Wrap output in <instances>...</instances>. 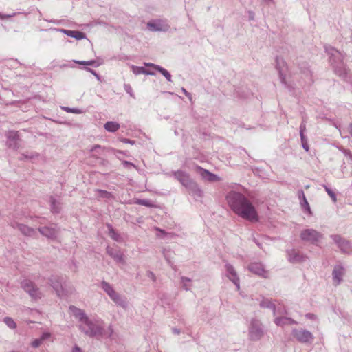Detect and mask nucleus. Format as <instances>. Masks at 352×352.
<instances>
[{
  "mask_svg": "<svg viewBox=\"0 0 352 352\" xmlns=\"http://www.w3.org/2000/svg\"><path fill=\"white\" fill-rule=\"evenodd\" d=\"M146 276H147L148 278L151 279L153 282L156 281V276H155V274L153 272L148 271L146 272Z\"/></svg>",
  "mask_w": 352,
  "mask_h": 352,
  "instance_id": "50",
  "label": "nucleus"
},
{
  "mask_svg": "<svg viewBox=\"0 0 352 352\" xmlns=\"http://www.w3.org/2000/svg\"><path fill=\"white\" fill-rule=\"evenodd\" d=\"M325 51L329 56V62L335 73L343 80H346L349 70L343 62V54L331 46L325 47Z\"/></svg>",
  "mask_w": 352,
  "mask_h": 352,
  "instance_id": "3",
  "label": "nucleus"
},
{
  "mask_svg": "<svg viewBox=\"0 0 352 352\" xmlns=\"http://www.w3.org/2000/svg\"><path fill=\"white\" fill-rule=\"evenodd\" d=\"M302 148L307 152L309 151V147L308 144V140L305 135H300Z\"/></svg>",
  "mask_w": 352,
  "mask_h": 352,
  "instance_id": "41",
  "label": "nucleus"
},
{
  "mask_svg": "<svg viewBox=\"0 0 352 352\" xmlns=\"http://www.w3.org/2000/svg\"><path fill=\"white\" fill-rule=\"evenodd\" d=\"M51 334L49 332H43L41 336V339L42 341L48 339L50 337Z\"/></svg>",
  "mask_w": 352,
  "mask_h": 352,
  "instance_id": "54",
  "label": "nucleus"
},
{
  "mask_svg": "<svg viewBox=\"0 0 352 352\" xmlns=\"http://www.w3.org/2000/svg\"><path fill=\"white\" fill-rule=\"evenodd\" d=\"M50 282L58 296L62 297L67 295V292L63 287V283L65 284V281L62 276L52 275L50 278Z\"/></svg>",
  "mask_w": 352,
  "mask_h": 352,
  "instance_id": "8",
  "label": "nucleus"
},
{
  "mask_svg": "<svg viewBox=\"0 0 352 352\" xmlns=\"http://www.w3.org/2000/svg\"><path fill=\"white\" fill-rule=\"evenodd\" d=\"M14 14H15L14 13L13 14L3 15L2 13L0 12V19L10 18L13 16Z\"/></svg>",
  "mask_w": 352,
  "mask_h": 352,
  "instance_id": "60",
  "label": "nucleus"
},
{
  "mask_svg": "<svg viewBox=\"0 0 352 352\" xmlns=\"http://www.w3.org/2000/svg\"><path fill=\"white\" fill-rule=\"evenodd\" d=\"M172 253L173 252L170 250L164 249L163 250L164 256L165 259L167 261V262L168 263H171V261H170V256L172 255Z\"/></svg>",
  "mask_w": 352,
  "mask_h": 352,
  "instance_id": "44",
  "label": "nucleus"
},
{
  "mask_svg": "<svg viewBox=\"0 0 352 352\" xmlns=\"http://www.w3.org/2000/svg\"><path fill=\"white\" fill-rule=\"evenodd\" d=\"M299 130H300V135H304V132L306 130V121L305 120V119L302 120V121L300 125Z\"/></svg>",
  "mask_w": 352,
  "mask_h": 352,
  "instance_id": "46",
  "label": "nucleus"
},
{
  "mask_svg": "<svg viewBox=\"0 0 352 352\" xmlns=\"http://www.w3.org/2000/svg\"><path fill=\"white\" fill-rule=\"evenodd\" d=\"M226 275L236 286V290L240 289V279L234 266L230 263L225 265Z\"/></svg>",
  "mask_w": 352,
  "mask_h": 352,
  "instance_id": "11",
  "label": "nucleus"
},
{
  "mask_svg": "<svg viewBox=\"0 0 352 352\" xmlns=\"http://www.w3.org/2000/svg\"><path fill=\"white\" fill-rule=\"evenodd\" d=\"M330 237L342 253H349L352 251V243L349 241L339 234H332Z\"/></svg>",
  "mask_w": 352,
  "mask_h": 352,
  "instance_id": "9",
  "label": "nucleus"
},
{
  "mask_svg": "<svg viewBox=\"0 0 352 352\" xmlns=\"http://www.w3.org/2000/svg\"><path fill=\"white\" fill-rule=\"evenodd\" d=\"M226 200L232 210L239 217L249 221H258L254 206L242 193L231 191L226 195Z\"/></svg>",
  "mask_w": 352,
  "mask_h": 352,
  "instance_id": "1",
  "label": "nucleus"
},
{
  "mask_svg": "<svg viewBox=\"0 0 352 352\" xmlns=\"http://www.w3.org/2000/svg\"><path fill=\"white\" fill-rule=\"evenodd\" d=\"M249 18L250 20H253L254 18V14L253 12L250 11L249 12Z\"/></svg>",
  "mask_w": 352,
  "mask_h": 352,
  "instance_id": "63",
  "label": "nucleus"
},
{
  "mask_svg": "<svg viewBox=\"0 0 352 352\" xmlns=\"http://www.w3.org/2000/svg\"><path fill=\"white\" fill-rule=\"evenodd\" d=\"M323 188H324L325 191L327 192V194L330 196L333 203H336L337 201V197L336 193L330 189L327 185H322Z\"/></svg>",
  "mask_w": 352,
  "mask_h": 352,
  "instance_id": "39",
  "label": "nucleus"
},
{
  "mask_svg": "<svg viewBox=\"0 0 352 352\" xmlns=\"http://www.w3.org/2000/svg\"><path fill=\"white\" fill-rule=\"evenodd\" d=\"M264 335L263 324L256 318H252L248 326V336L252 341L259 340Z\"/></svg>",
  "mask_w": 352,
  "mask_h": 352,
  "instance_id": "4",
  "label": "nucleus"
},
{
  "mask_svg": "<svg viewBox=\"0 0 352 352\" xmlns=\"http://www.w3.org/2000/svg\"><path fill=\"white\" fill-rule=\"evenodd\" d=\"M101 288L104 292L111 298L116 292L114 290L113 286L105 280H102L100 283Z\"/></svg>",
  "mask_w": 352,
  "mask_h": 352,
  "instance_id": "29",
  "label": "nucleus"
},
{
  "mask_svg": "<svg viewBox=\"0 0 352 352\" xmlns=\"http://www.w3.org/2000/svg\"><path fill=\"white\" fill-rule=\"evenodd\" d=\"M348 130H349V132L350 135H351V137H352V123H351V124L349 125Z\"/></svg>",
  "mask_w": 352,
  "mask_h": 352,
  "instance_id": "64",
  "label": "nucleus"
},
{
  "mask_svg": "<svg viewBox=\"0 0 352 352\" xmlns=\"http://www.w3.org/2000/svg\"><path fill=\"white\" fill-rule=\"evenodd\" d=\"M276 67L279 73V78L281 83L285 85V87L289 89V91H292L294 87L293 85L288 83L286 80L285 77V72L287 70V65L285 60L280 57H276Z\"/></svg>",
  "mask_w": 352,
  "mask_h": 352,
  "instance_id": "7",
  "label": "nucleus"
},
{
  "mask_svg": "<svg viewBox=\"0 0 352 352\" xmlns=\"http://www.w3.org/2000/svg\"><path fill=\"white\" fill-rule=\"evenodd\" d=\"M189 193L195 197V198H201L203 196V192L198 186V184L192 181L191 184L186 188Z\"/></svg>",
  "mask_w": 352,
  "mask_h": 352,
  "instance_id": "22",
  "label": "nucleus"
},
{
  "mask_svg": "<svg viewBox=\"0 0 352 352\" xmlns=\"http://www.w3.org/2000/svg\"><path fill=\"white\" fill-rule=\"evenodd\" d=\"M175 177L186 188L193 181L189 175L184 171L177 170L173 173Z\"/></svg>",
  "mask_w": 352,
  "mask_h": 352,
  "instance_id": "15",
  "label": "nucleus"
},
{
  "mask_svg": "<svg viewBox=\"0 0 352 352\" xmlns=\"http://www.w3.org/2000/svg\"><path fill=\"white\" fill-rule=\"evenodd\" d=\"M300 237L304 241L318 245V242L323 238V234L314 229L307 228L301 232Z\"/></svg>",
  "mask_w": 352,
  "mask_h": 352,
  "instance_id": "5",
  "label": "nucleus"
},
{
  "mask_svg": "<svg viewBox=\"0 0 352 352\" xmlns=\"http://www.w3.org/2000/svg\"><path fill=\"white\" fill-rule=\"evenodd\" d=\"M3 322L10 329H14L16 327V322L10 317H5L3 318Z\"/></svg>",
  "mask_w": 352,
  "mask_h": 352,
  "instance_id": "37",
  "label": "nucleus"
},
{
  "mask_svg": "<svg viewBox=\"0 0 352 352\" xmlns=\"http://www.w3.org/2000/svg\"><path fill=\"white\" fill-rule=\"evenodd\" d=\"M196 171L204 179L207 181L213 182L215 181L217 178L216 175L211 173L208 170L204 169L203 168L198 166L196 167Z\"/></svg>",
  "mask_w": 352,
  "mask_h": 352,
  "instance_id": "20",
  "label": "nucleus"
},
{
  "mask_svg": "<svg viewBox=\"0 0 352 352\" xmlns=\"http://www.w3.org/2000/svg\"><path fill=\"white\" fill-rule=\"evenodd\" d=\"M274 323L277 326L283 327L288 324H296L298 322L291 318L288 317H276L274 319Z\"/></svg>",
  "mask_w": 352,
  "mask_h": 352,
  "instance_id": "25",
  "label": "nucleus"
},
{
  "mask_svg": "<svg viewBox=\"0 0 352 352\" xmlns=\"http://www.w3.org/2000/svg\"><path fill=\"white\" fill-rule=\"evenodd\" d=\"M11 226L14 228H17L23 235L26 236L34 237L36 235V231L34 229L24 224L12 222L11 223Z\"/></svg>",
  "mask_w": 352,
  "mask_h": 352,
  "instance_id": "13",
  "label": "nucleus"
},
{
  "mask_svg": "<svg viewBox=\"0 0 352 352\" xmlns=\"http://www.w3.org/2000/svg\"><path fill=\"white\" fill-rule=\"evenodd\" d=\"M305 317L309 320H315L316 316L314 314L308 313L305 315Z\"/></svg>",
  "mask_w": 352,
  "mask_h": 352,
  "instance_id": "59",
  "label": "nucleus"
},
{
  "mask_svg": "<svg viewBox=\"0 0 352 352\" xmlns=\"http://www.w3.org/2000/svg\"><path fill=\"white\" fill-rule=\"evenodd\" d=\"M144 65L146 67H150L154 68L156 71H157V67H160V65L151 63H144Z\"/></svg>",
  "mask_w": 352,
  "mask_h": 352,
  "instance_id": "55",
  "label": "nucleus"
},
{
  "mask_svg": "<svg viewBox=\"0 0 352 352\" xmlns=\"http://www.w3.org/2000/svg\"><path fill=\"white\" fill-rule=\"evenodd\" d=\"M124 89L125 91L128 94H129L130 96H131L132 98H135V95H134L133 89H132L131 86L129 84H124Z\"/></svg>",
  "mask_w": 352,
  "mask_h": 352,
  "instance_id": "43",
  "label": "nucleus"
},
{
  "mask_svg": "<svg viewBox=\"0 0 352 352\" xmlns=\"http://www.w3.org/2000/svg\"><path fill=\"white\" fill-rule=\"evenodd\" d=\"M298 198L300 201L304 199V197H305V193L302 190H298Z\"/></svg>",
  "mask_w": 352,
  "mask_h": 352,
  "instance_id": "58",
  "label": "nucleus"
},
{
  "mask_svg": "<svg viewBox=\"0 0 352 352\" xmlns=\"http://www.w3.org/2000/svg\"><path fill=\"white\" fill-rule=\"evenodd\" d=\"M157 72H160V74H162L165 77V78L167 80V81H168V82L172 81L171 74H170V72L168 70H166L162 66H160V67H157Z\"/></svg>",
  "mask_w": 352,
  "mask_h": 352,
  "instance_id": "35",
  "label": "nucleus"
},
{
  "mask_svg": "<svg viewBox=\"0 0 352 352\" xmlns=\"http://www.w3.org/2000/svg\"><path fill=\"white\" fill-rule=\"evenodd\" d=\"M51 211L53 213H59L61 210L60 203L57 201L52 196L50 198Z\"/></svg>",
  "mask_w": 352,
  "mask_h": 352,
  "instance_id": "31",
  "label": "nucleus"
},
{
  "mask_svg": "<svg viewBox=\"0 0 352 352\" xmlns=\"http://www.w3.org/2000/svg\"><path fill=\"white\" fill-rule=\"evenodd\" d=\"M120 141L122 142L123 143L130 144L131 145H133L135 143V142L134 140H131L127 139V138H122L120 140Z\"/></svg>",
  "mask_w": 352,
  "mask_h": 352,
  "instance_id": "53",
  "label": "nucleus"
},
{
  "mask_svg": "<svg viewBox=\"0 0 352 352\" xmlns=\"http://www.w3.org/2000/svg\"><path fill=\"white\" fill-rule=\"evenodd\" d=\"M38 231L42 235L45 236L49 239L55 238L56 236V234H57V230L55 226L54 227L45 226V227L39 228Z\"/></svg>",
  "mask_w": 352,
  "mask_h": 352,
  "instance_id": "21",
  "label": "nucleus"
},
{
  "mask_svg": "<svg viewBox=\"0 0 352 352\" xmlns=\"http://www.w3.org/2000/svg\"><path fill=\"white\" fill-rule=\"evenodd\" d=\"M110 298L114 303L122 308L125 309L128 306V302H126V298L117 292H116Z\"/></svg>",
  "mask_w": 352,
  "mask_h": 352,
  "instance_id": "24",
  "label": "nucleus"
},
{
  "mask_svg": "<svg viewBox=\"0 0 352 352\" xmlns=\"http://www.w3.org/2000/svg\"><path fill=\"white\" fill-rule=\"evenodd\" d=\"M248 269L250 272L256 275L265 277L266 271L265 270L263 264L261 263H251L249 265Z\"/></svg>",
  "mask_w": 352,
  "mask_h": 352,
  "instance_id": "19",
  "label": "nucleus"
},
{
  "mask_svg": "<svg viewBox=\"0 0 352 352\" xmlns=\"http://www.w3.org/2000/svg\"><path fill=\"white\" fill-rule=\"evenodd\" d=\"M34 157L33 155H28V154H21V157H19L20 160H24V159H32Z\"/></svg>",
  "mask_w": 352,
  "mask_h": 352,
  "instance_id": "56",
  "label": "nucleus"
},
{
  "mask_svg": "<svg viewBox=\"0 0 352 352\" xmlns=\"http://www.w3.org/2000/svg\"><path fill=\"white\" fill-rule=\"evenodd\" d=\"M42 342L41 338H38L33 340L31 344L33 347L37 348L41 344Z\"/></svg>",
  "mask_w": 352,
  "mask_h": 352,
  "instance_id": "47",
  "label": "nucleus"
},
{
  "mask_svg": "<svg viewBox=\"0 0 352 352\" xmlns=\"http://www.w3.org/2000/svg\"><path fill=\"white\" fill-rule=\"evenodd\" d=\"M300 204H301V206L302 208L307 210V212H309V214L311 213V208H310V206L309 205V203L306 199V197H304V199L301 200L300 201Z\"/></svg>",
  "mask_w": 352,
  "mask_h": 352,
  "instance_id": "42",
  "label": "nucleus"
},
{
  "mask_svg": "<svg viewBox=\"0 0 352 352\" xmlns=\"http://www.w3.org/2000/svg\"><path fill=\"white\" fill-rule=\"evenodd\" d=\"M107 148L102 147L99 144H96L90 148V152L93 153V156L96 158H99L101 155H104Z\"/></svg>",
  "mask_w": 352,
  "mask_h": 352,
  "instance_id": "27",
  "label": "nucleus"
},
{
  "mask_svg": "<svg viewBox=\"0 0 352 352\" xmlns=\"http://www.w3.org/2000/svg\"><path fill=\"white\" fill-rule=\"evenodd\" d=\"M96 192H97L98 198L100 199H114V195L112 192H108L107 190H101V189H96Z\"/></svg>",
  "mask_w": 352,
  "mask_h": 352,
  "instance_id": "33",
  "label": "nucleus"
},
{
  "mask_svg": "<svg viewBox=\"0 0 352 352\" xmlns=\"http://www.w3.org/2000/svg\"><path fill=\"white\" fill-rule=\"evenodd\" d=\"M133 73L135 75L146 74L149 76H154L155 72L146 69L144 67H139L135 65L131 66Z\"/></svg>",
  "mask_w": 352,
  "mask_h": 352,
  "instance_id": "28",
  "label": "nucleus"
},
{
  "mask_svg": "<svg viewBox=\"0 0 352 352\" xmlns=\"http://www.w3.org/2000/svg\"><path fill=\"white\" fill-rule=\"evenodd\" d=\"M172 331H173V333H175V334H179L180 333V330L179 329H177V328H173Z\"/></svg>",
  "mask_w": 352,
  "mask_h": 352,
  "instance_id": "62",
  "label": "nucleus"
},
{
  "mask_svg": "<svg viewBox=\"0 0 352 352\" xmlns=\"http://www.w3.org/2000/svg\"><path fill=\"white\" fill-rule=\"evenodd\" d=\"M148 28L151 31H162L165 32L168 30V25L162 21H155L148 22L147 24Z\"/></svg>",
  "mask_w": 352,
  "mask_h": 352,
  "instance_id": "17",
  "label": "nucleus"
},
{
  "mask_svg": "<svg viewBox=\"0 0 352 352\" xmlns=\"http://www.w3.org/2000/svg\"><path fill=\"white\" fill-rule=\"evenodd\" d=\"M292 335L298 342L302 344L311 343L314 340L312 333L304 329H293Z\"/></svg>",
  "mask_w": 352,
  "mask_h": 352,
  "instance_id": "6",
  "label": "nucleus"
},
{
  "mask_svg": "<svg viewBox=\"0 0 352 352\" xmlns=\"http://www.w3.org/2000/svg\"><path fill=\"white\" fill-rule=\"evenodd\" d=\"M135 203L138 205L146 206V207H153L154 205L149 199H137Z\"/></svg>",
  "mask_w": 352,
  "mask_h": 352,
  "instance_id": "38",
  "label": "nucleus"
},
{
  "mask_svg": "<svg viewBox=\"0 0 352 352\" xmlns=\"http://www.w3.org/2000/svg\"><path fill=\"white\" fill-rule=\"evenodd\" d=\"M108 233L109 236L114 241L120 242L121 241V237L120 234L114 230L111 224H107Z\"/></svg>",
  "mask_w": 352,
  "mask_h": 352,
  "instance_id": "32",
  "label": "nucleus"
},
{
  "mask_svg": "<svg viewBox=\"0 0 352 352\" xmlns=\"http://www.w3.org/2000/svg\"><path fill=\"white\" fill-rule=\"evenodd\" d=\"M340 151L346 157L349 158L351 161H352V152L350 150L342 148Z\"/></svg>",
  "mask_w": 352,
  "mask_h": 352,
  "instance_id": "45",
  "label": "nucleus"
},
{
  "mask_svg": "<svg viewBox=\"0 0 352 352\" xmlns=\"http://www.w3.org/2000/svg\"><path fill=\"white\" fill-rule=\"evenodd\" d=\"M182 91L185 94L186 97L192 102V98L190 92H188L185 88L182 87Z\"/></svg>",
  "mask_w": 352,
  "mask_h": 352,
  "instance_id": "51",
  "label": "nucleus"
},
{
  "mask_svg": "<svg viewBox=\"0 0 352 352\" xmlns=\"http://www.w3.org/2000/svg\"><path fill=\"white\" fill-rule=\"evenodd\" d=\"M79 329L89 337L98 338L104 336L111 337L113 333V329L111 325L109 326L106 332L104 322L102 320H91L89 318L83 323L79 324Z\"/></svg>",
  "mask_w": 352,
  "mask_h": 352,
  "instance_id": "2",
  "label": "nucleus"
},
{
  "mask_svg": "<svg viewBox=\"0 0 352 352\" xmlns=\"http://www.w3.org/2000/svg\"><path fill=\"white\" fill-rule=\"evenodd\" d=\"M260 307L272 310L274 316L278 313L274 303L268 298H263L260 302Z\"/></svg>",
  "mask_w": 352,
  "mask_h": 352,
  "instance_id": "26",
  "label": "nucleus"
},
{
  "mask_svg": "<svg viewBox=\"0 0 352 352\" xmlns=\"http://www.w3.org/2000/svg\"><path fill=\"white\" fill-rule=\"evenodd\" d=\"M72 352H82V350L80 347L76 345L74 346Z\"/></svg>",
  "mask_w": 352,
  "mask_h": 352,
  "instance_id": "61",
  "label": "nucleus"
},
{
  "mask_svg": "<svg viewBox=\"0 0 352 352\" xmlns=\"http://www.w3.org/2000/svg\"><path fill=\"white\" fill-rule=\"evenodd\" d=\"M21 287L25 292L34 299L40 298L41 293L38 288L30 280H24L21 282Z\"/></svg>",
  "mask_w": 352,
  "mask_h": 352,
  "instance_id": "10",
  "label": "nucleus"
},
{
  "mask_svg": "<svg viewBox=\"0 0 352 352\" xmlns=\"http://www.w3.org/2000/svg\"><path fill=\"white\" fill-rule=\"evenodd\" d=\"M122 164H123V166L125 168H130V167L136 168L135 164H133V163H131L129 161L124 160V161H122Z\"/></svg>",
  "mask_w": 352,
  "mask_h": 352,
  "instance_id": "48",
  "label": "nucleus"
},
{
  "mask_svg": "<svg viewBox=\"0 0 352 352\" xmlns=\"http://www.w3.org/2000/svg\"><path fill=\"white\" fill-rule=\"evenodd\" d=\"M61 109L67 113H72L76 114H81L83 113V111L78 109V108H71L68 107H60Z\"/></svg>",
  "mask_w": 352,
  "mask_h": 352,
  "instance_id": "36",
  "label": "nucleus"
},
{
  "mask_svg": "<svg viewBox=\"0 0 352 352\" xmlns=\"http://www.w3.org/2000/svg\"><path fill=\"white\" fill-rule=\"evenodd\" d=\"M120 126L119 123L113 121L107 122L104 125L105 130L111 133L117 131L120 129Z\"/></svg>",
  "mask_w": 352,
  "mask_h": 352,
  "instance_id": "30",
  "label": "nucleus"
},
{
  "mask_svg": "<svg viewBox=\"0 0 352 352\" xmlns=\"http://www.w3.org/2000/svg\"><path fill=\"white\" fill-rule=\"evenodd\" d=\"M192 280L190 278H187L186 276H182L181 277V283L182 288L186 291H189L191 288Z\"/></svg>",
  "mask_w": 352,
  "mask_h": 352,
  "instance_id": "34",
  "label": "nucleus"
},
{
  "mask_svg": "<svg viewBox=\"0 0 352 352\" xmlns=\"http://www.w3.org/2000/svg\"><path fill=\"white\" fill-rule=\"evenodd\" d=\"M107 253L117 263H124V254L118 247L107 246Z\"/></svg>",
  "mask_w": 352,
  "mask_h": 352,
  "instance_id": "12",
  "label": "nucleus"
},
{
  "mask_svg": "<svg viewBox=\"0 0 352 352\" xmlns=\"http://www.w3.org/2000/svg\"><path fill=\"white\" fill-rule=\"evenodd\" d=\"M86 70L89 72L90 73H91L94 76H96V78L98 80H100V76L99 74H98L96 71H94V69H91V68H89V67H87L86 68Z\"/></svg>",
  "mask_w": 352,
  "mask_h": 352,
  "instance_id": "52",
  "label": "nucleus"
},
{
  "mask_svg": "<svg viewBox=\"0 0 352 352\" xmlns=\"http://www.w3.org/2000/svg\"><path fill=\"white\" fill-rule=\"evenodd\" d=\"M69 310L70 313L76 318L78 320L80 324H82L84 322V321L88 318L85 312L80 309L76 307L74 305H70L69 307Z\"/></svg>",
  "mask_w": 352,
  "mask_h": 352,
  "instance_id": "16",
  "label": "nucleus"
},
{
  "mask_svg": "<svg viewBox=\"0 0 352 352\" xmlns=\"http://www.w3.org/2000/svg\"><path fill=\"white\" fill-rule=\"evenodd\" d=\"M60 32L64 33L67 36L74 38L76 40H81L85 38V33L78 31V30H65V29H60L59 30Z\"/></svg>",
  "mask_w": 352,
  "mask_h": 352,
  "instance_id": "23",
  "label": "nucleus"
},
{
  "mask_svg": "<svg viewBox=\"0 0 352 352\" xmlns=\"http://www.w3.org/2000/svg\"><path fill=\"white\" fill-rule=\"evenodd\" d=\"M288 260L292 263L301 262L304 260L305 256L294 249L287 250Z\"/></svg>",
  "mask_w": 352,
  "mask_h": 352,
  "instance_id": "18",
  "label": "nucleus"
},
{
  "mask_svg": "<svg viewBox=\"0 0 352 352\" xmlns=\"http://www.w3.org/2000/svg\"><path fill=\"white\" fill-rule=\"evenodd\" d=\"M76 63L84 65H93L94 67H98L99 64H98L96 60H82V61H75Z\"/></svg>",
  "mask_w": 352,
  "mask_h": 352,
  "instance_id": "40",
  "label": "nucleus"
},
{
  "mask_svg": "<svg viewBox=\"0 0 352 352\" xmlns=\"http://www.w3.org/2000/svg\"><path fill=\"white\" fill-rule=\"evenodd\" d=\"M16 135H14V136H13L12 138H11V137H10V138H10V142H11V141H13V142H14L13 144H12L11 142L10 143V146H13V148H14V149H16V148H18L17 143L15 142V140H16Z\"/></svg>",
  "mask_w": 352,
  "mask_h": 352,
  "instance_id": "49",
  "label": "nucleus"
},
{
  "mask_svg": "<svg viewBox=\"0 0 352 352\" xmlns=\"http://www.w3.org/2000/svg\"><path fill=\"white\" fill-rule=\"evenodd\" d=\"M305 77L307 78V80L309 82L311 80V71H309V69H307L306 72H305Z\"/></svg>",
  "mask_w": 352,
  "mask_h": 352,
  "instance_id": "57",
  "label": "nucleus"
},
{
  "mask_svg": "<svg viewBox=\"0 0 352 352\" xmlns=\"http://www.w3.org/2000/svg\"><path fill=\"white\" fill-rule=\"evenodd\" d=\"M344 274V268L342 265H336L332 272L333 282L335 285H338L342 280Z\"/></svg>",
  "mask_w": 352,
  "mask_h": 352,
  "instance_id": "14",
  "label": "nucleus"
}]
</instances>
